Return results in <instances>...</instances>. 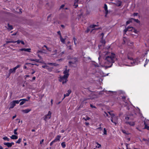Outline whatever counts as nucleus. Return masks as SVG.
I'll return each mask as SVG.
<instances>
[{
	"label": "nucleus",
	"instance_id": "12",
	"mask_svg": "<svg viewBox=\"0 0 149 149\" xmlns=\"http://www.w3.org/2000/svg\"><path fill=\"white\" fill-rule=\"evenodd\" d=\"M132 57H129L128 56L127 58L124 59L123 58V62H128L129 60H132Z\"/></svg>",
	"mask_w": 149,
	"mask_h": 149
},
{
	"label": "nucleus",
	"instance_id": "56",
	"mask_svg": "<svg viewBox=\"0 0 149 149\" xmlns=\"http://www.w3.org/2000/svg\"><path fill=\"white\" fill-rule=\"evenodd\" d=\"M73 40H74V42L75 45H76V40H77L75 38H73Z\"/></svg>",
	"mask_w": 149,
	"mask_h": 149
},
{
	"label": "nucleus",
	"instance_id": "8",
	"mask_svg": "<svg viewBox=\"0 0 149 149\" xmlns=\"http://www.w3.org/2000/svg\"><path fill=\"white\" fill-rule=\"evenodd\" d=\"M69 70H67L65 69L63 72V73L64 74V76H65V77H68L69 74Z\"/></svg>",
	"mask_w": 149,
	"mask_h": 149
},
{
	"label": "nucleus",
	"instance_id": "40",
	"mask_svg": "<svg viewBox=\"0 0 149 149\" xmlns=\"http://www.w3.org/2000/svg\"><path fill=\"white\" fill-rule=\"evenodd\" d=\"M46 53V52H43V51L42 50H38L37 51V54H38V53Z\"/></svg>",
	"mask_w": 149,
	"mask_h": 149
},
{
	"label": "nucleus",
	"instance_id": "51",
	"mask_svg": "<svg viewBox=\"0 0 149 149\" xmlns=\"http://www.w3.org/2000/svg\"><path fill=\"white\" fill-rule=\"evenodd\" d=\"M15 41L16 42H17V44H19L20 42H21V40H18L17 41Z\"/></svg>",
	"mask_w": 149,
	"mask_h": 149
},
{
	"label": "nucleus",
	"instance_id": "4",
	"mask_svg": "<svg viewBox=\"0 0 149 149\" xmlns=\"http://www.w3.org/2000/svg\"><path fill=\"white\" fill-rule=\"evenodd\" d=\"M20 65H17V66L15 67L13 69H11L9 70V73L8 74V77L9 76H10V74L11 73H15V72L16 70L18 68L20 67Z\"/></svg>",
	"mask_w": 149,
	"mask_h": 149
},
{
	"label": "nucleus",
	"instance_id": "37",
	"mask_svg": "<svg viewBox=\"0 0 149 149\" xmlns=\"http://www.w3.org/2000/svg\"><path fill=\"white\" fill-rule=\"evenodd\" d=\"M107 130H106V129L105 128H104V132H103L104 134V135L107 134Z\"/></svg>",
	"mask_w": 149,
	"mask_h": 149
},
{
	"label": "nucleus",
	"instance_id": "57",
	"mask_svg": "<svg viewBox=\"0 0 149 149\" xmlns=\"http://www.w3.org/2000/svg\"><path fill=\"white\" fill-rule=\"evenodd\" d=\"M55 142L53 140L50 143V145L52 146L53 144L55 143Z\"/></svg>",
	"mask_w": 149,
	"mask_h": 149
},
{
	"label": "nucleus",
	"instance_id": "52",
	"mask_svg": "<svg viewBox=\"0 0 149 149\" xmlns=\"http://www.w3.org/2000/svg\"><path fill=\"white\" fill-rule=\"evenodd\" d=\"M64 6H65L64 5H61V6L60 7V9L61 8H63L64 7Z\"/></svg>",
	"mask_w": 149,
	"mask_h": 149
},
{
	"label": "nucleus",
	"instance_id": "15",
	"mask_svg": "<svg viewBox=\"0 0 149 149\" xmlns=\"http://www.w3.org/2000/svg\"><path fill=\"white\" fill-rule=\"evenodd\" d=\"M71 90L70 89L69 90L67 91V93L64 94V97L63 98V100L65 97L69 96L70 94L71 93Z\"/></svg>",
	"mask_w": 149,
	"mask_h": 149
},
{
	"label": "nucleus",
	"instance_id": "9",
	"mask_svg": "<svg viewBox=\"0 0 149 149\" xmlns=\"http://www.w3.org/2000/svg\"><path fill=\"white\" fill-rule=\"evenodd\" d=\"M98 26V25H97L93 24V25H91L90 26V27L94 28L92 30L91 32H92L94 30H98V29H100V28H95V27Z\"/></svg>",
	"mask_w": 149,
	"mask_h": 149
},
{
	"label": "nucleus",
	"instance_id": "5",
	"mask_svg": "<svg viewBox=\"0 0 149 149\" xmlns=\"http://www.w3.org/2000/svg\"><path fill=\"white\" fill-rule=\"evenodd\" d=\"M51 113L50 111L48 112V113L45 115L44 117V120L46 121L49 119L51 117Z\"/></svg>",
	"mask_w": 149,
	"mask_h": 149
},
{
	"label": "nucleus",
	"instance_id": "63",
	"mask_svg": "<svg viewBox=\"0 0 149 149\" xmlns=\"http://www.w3.org/2000/svg\"><path fill=\"white\" fill-rule=\"evenodd\" d=\"M90 106L91 107H92V108H96V107H95V106H93L92 105V104H91L90 105Z\"/></svg>",
	"mask_w": 149,
	"mask_h": 149
},
{
	"label": "nucleus",
	"instance_id": "62",
	"mask_svg": "<svg viewBox=\"0 0 149 149\" xmlns=\"http://www.w3.org/2000/svg\"><path fill=\"white\" fill-rule=\"evenodd\" d=\"M130 21H129V20H128L127 22H126V24H130Z\"/></svg>",
	"mask_w": 149,
	"mask_h": 149
},
{
	"label": "nucleus",
	"instance_id": "50",
	"mask_svg": "<svg viewBox=\"0 0 149 149\" xmlns=\"http://www.w3.org/2000/svg\"><path fill=\"white\" fill-rule=\"evenodd\" d=\"M46 49H47V50H48V51H50V52H51V51H52V49H51V48H49V47H47Z\"/></svg>",
	"mask_w": 149,
	"mask_h": 149
},
{
	"label": "nucleus",
	"instance_id": "33",
	"mask_svg": "<svg viewBox=\"0 0 149 149\" xmlns=\"http://www.w3.org/2000/svg\"><path fill=\"white\" fill-rule=\"evenodd\" d=\"M48 64L49 65H54V66H56L58 65L55 63H48Z\"/></svg>",
	"mask_w": 149,
	"mask_h": 149
},
{
	"label": "nucleus",
	"instance_id": "6",
	"mask_svg": "<svg viewBox=\"0 0 149 149\" xmlns=\"http://www.w3.org/2000/svg\"><path fill=\"white\" fill-rule=\"evenodd\" d=\"M118 118L114 115L113 117H111V122L115 124H116L117 122Z\"/></svg>",
	"mask_w": 149,
	"mask_h": 149
},
{
	"label": "nucleus",
	"instance_id": "64",
	"mask_svg": "<svg viewBox=\"0 0 149 149\" xmlns=\"http://www.w3.org/2000/svg\"><path fill=\"white\" fill-rule=\"evenodd\" d=\"M90 31V30L89 29V28H88L87 29V30L86 31V32H87V33H88V32H89Z\"/></svg>",
	"mask_w": 149,
	"mask_h": 149
},
{
	"label": "nucleus",
	"instance_id": "22",
	"mask_svg": "<svg viewBox=\"0 0 149 149\" xmlns=\"http://www.w3.org/2000/svg\"><path fill=\"white\" fill-rule=\"evenodd\" d=\"M3 144L7 146V147L8 148L11 147L10 143L5 142L3 143Z\"/></svg>",
	"mask_w": 149,
	"mask_h": 149
},
{
	"label": "nucleus",
	"instance_id": "32",
	"mask_svg": "<svg viewBox=\"0 0 149 149\" xmlns=\"http://www.w3.org/2000/svg\"><path fill=\"white\" fill-rule=\"evenodd\" d=\"M61 145L62 147L63 148H65L66 146V145L64 142H63L61 143Z\"/></svg>",
	"mask_w": 149,
	"mask_h": 149
},
{
	"label": "nucleus",
	"instance_id": "11",
	"mask_svg": "<svg viewBox=\"0 0 149 149\" xmlns=\"http://www.w3.org/2000/svg\"><path fill=\"white\" fill-rule=\"evenodd\" d=\"M104 8L105 11V17H107V15L108 13V10H107V6L106 4H104Z\"/></svg>",
	"mask_w": 149,
	"mask_h": 149
},
{
	"label": "nucleus",
	"instance_id": "18",
	"mask_svg": "<svg viewBox=\"0 0 149 149\" xmlns=\"http://www.w3.org/2000/svg\"><path fill=\"white\" fill-rule=\"evenodd\" d=\"M10 104V106L9 108V109H13L15 105V103L13 102V101L11 102Z\"/></svg>",
	"mask_w": 149,
	"mask_h": 149
},
{
	"label": "nucleus",
	"instance_id": "45",
	"mask_svg": "<svg viewBox=\"0 0 149 149\" xmlns=\"http://www.w3.org/2000/svg\"><path fill=\"white\" fill-rule=\"evenodd\" d=\"M134 22H135L137 23H139L140 22L138 19H134Z\"/></svg>",
	"mask_w": 149,
	"mask_h": 149
},
{
	"label": "nucleus",
	"instance_id": "3",
	"mask_svg": "<svg viewBox=\"0 0 149 149\" xmlns=\"http://www.w3.org/2000/svg\"><path fill=\"white\" fill-rule=\"evenodd\" d=\"M68 77H66L64 76H60L59 77V81L61 82H62V84H64L66 83L67 81H68L67 79Z\"/></svg>",
	"mask_w": 149,
	"mask_h": 149
},
{
	"label": "nucleus",
	"instance_id": "44",
	"mask_svg": "<svg viewBox=\"0 0 149 149\" xmlns=\"http://www.w3.org/2000/svg\"><path fill=\"white\" fill-rule=\"evenodd\" d=\"M104 115L105 117L107 116L109 117V115L108 113H107L106 112H104Z\"/></svg>",
	"mask_w": 149,
	"mask_h": 149
},
{
	"label": "nucleus",
	"instance_id": "58",
	"mask_svg": "<svg viewBox=\"0 0 149 149\" xmlns=\"http://www.w3.org/2000/svg\"><path fill=\"white\" fill-rule=\"evenodd\" d=\"M47 66V65H43L42 66V67L43 68L46 69Z\"/></svg>",
	"mask_w": 149,
	"mask_h": 149
},
{
	"label": "nucleus",
	"instance_id": "29",
	"mask_svg": "<svg viewBox=\"0 0 149 149\" xmlns=\"http://www.w3.org/2000/svg\"><path fill=\"white\" fill-rule=\"evenodd\" d=\"M3 139L5 140H6L8 141H9L10 140V139L8 138L6 136L3 137Z\"/></svg>",
	"mask_w": 149,
	"mask_h": 149
},
{
	"label": "nucleus",
	"instance_id": "31",
	"mask_svg": "<svg viewBox=\"0 0 149 149\" xmlns=\"http://www.w3.org/2000/svg\"><path fill=\"white\" fill-rule=\"evenodd\" d=\"M7 43H16V42L14 41H8L6 42Z\"/></svg>",
	"mask_w": 149,
	"mask_h": 149
},
{
	"label": "nucleus",
	"instance_id": "24",
	"mask_svg": "<svg viewBox=\"0 0 149 149\" xmlns=\"http://www.w3.org/2000/svg\"><path fill=\"white\" fill-rule=\"evenodd\" d=\"M60 39L61 41L63 43H65V39H63L61 36H60Z\"/></svg>",
	"mask_w": 149,
	"mask_h": 149
},
{
	"label": "nucleus",
	"instance_id": "43",
	"mask_svg": "<svg viewBox=\"0 0 149 149\" xmlns=\"http://www.w3.org/2000/svg\"><path fill=\"white\" fill-rule=\"evenodd\" d=\"M17 128L14 130V133L15 134H16V135L17 134V132H16L17 131Z\"/></svg>",
	"mask_w": 149,
	"mask_h": 149
},
{
	"label": "nucleus",
	"instance_id": "61",
	"mask_svg": "<svg viewBox=\"0 0 149 149\" xmlns=\"http://www.w3.org/2000/svg\"><path fill=\"white\" fill-rule=\"evenodd\" d=\"M44 139H43L42 140L40 141V144H42V143L44 141Z\"/></svg>",
	"mask_w": 149,
	"mask_h": 149
},
{
	"label": "nucleus",
	"instance_id": "17",
	"mask_svg": "<svg viewBox=\"0 0 149 149\" xmlns=\"http://www.w3.org/2000/svg\"><path fill=\"white\" fill-rule=\"evenodd\" d=\"M31 111V109H27L25 110H22V111L25 113H27Z\"/></svg>",
	"mask_w": 149,
	"mask_h": 149
},
{
	"label": "nucleus",
	"instance_id": "42",
	"mask_svg": "<svg viewBox=\"0 0 149 149\" xmlns=\"http://www.w3.org/2000/svg\"><path fill=\"white\" fill-rule=\"evenodd\" d=\"M21 139L20 138L19 139L16 141V143H19L21 141Z\"/></svg>",
	"mask_w": 149,
	"mask_h": 149
},
{
	"label": "nucleus",
	"instance_id": "23",
	"mask_svg": "<svg viewBox=\"0 0 149 149\" xmlns=\"http://www.w3.org/2000/svg\"><path fill=\"white\" fill-rule=\"evenodd\" d=\"M29 60L30 61H36V62H38V63L40 62L39 60L37 59H30Z\"/></svg>",
	"mask_w": 149,
	"mask_h": 149
},
{
	"label": "nucleus",
	"instance_id": "14",
	"mask_svg": "<svg viewBox=\"0 0 149 149\" xmlns=\"http://www.w3.org/2000/svg\"><path fill=\"white\" fill-rule=\"evenodd\" d=\"M28 100L26 99H20L19 100V101H22L20 102V105H22L26 101H28Z\"/></svg>",
	"mask_w": 149,
	"mask_h": 149
},
{
	"label": "nucleus",
	"instance_id": "38",
	"mask_svg": "<svg viewBox=\"0 0 149 149\" xmlns=\"http://www.w3.org/2000/svg\"><path fill=\"white\" fill-rule=\"evenodd\" d=\"M78 6V3L74 2V6H75L74 8H76Z\"/></svg>",
	"mask_w": 149,
	"mask_h": 149
},
{
	"label": "nucleus",
	"instance_id": "13",
	"mask_svg": "<svg viewBox=\"0 0 149 149\" xmlns=\"http://www.w3.org/2000/svg\"><path fill=\"white\" fill-rule=\"evenodd\" d=\"M21 51H24L28 52H31V49L30 48H22L19 49Z\"/></svg>",
	"mask_w": 149,
	"mask_h": 149
},
{
	"label": "nucleus",
	"instance_id": "39",
	"mask_svg": "<svg viewBox=\"0 0 149 149\" xmlns=\"http://www.w3.org/2000/svg\"><path fill=\"white\" fill-rule=\"evenodd\" d=\"M149 61V60H148L147 59H146L145 63L144 65V67H145L146 65L148 64V63Z\"/></svg>",
	"mask_w": 149,
	"mask_h": 149
},
{
	"label": "nucleus",
	"instance_id": "21",
	"mask_svg": "<svg viewBox=\"0 0 149 149\" xmlns=\"http://www.w3.org/2000/svg\"><path fill=\"white\" fill-rule=\"evenodd\" d=\"M8 29L9 30H11L13 29V27L12 26L10 25L9 24H8Z\"/></svg>",
	"mask_w": 149,
	"mask_h": 149
},
{
	"label": "nucleus",
	"instance_id": "49",
	"mask_svg": "<svg viewBox=\"0 0 149 149\" xmlns=\"http://www.w3.org/2000/svg\"><path fill=\"white\" fill-rule=\"evenodd\" d=\"M109 92H110V93H114L115 92L114 91H107V93H108Z\"/></svg>",
	"mask_w": 149,
	"mask_h": 149
},
{
	"label": "nucleus",
	"instance_id": "7",
	"mask_svg": "<svg viewBox=\"0 0 149 149\" xmlns=\"http://www.w3.org/2000/svg\"><path fill=\"white\" fill-rule=\"evenodd\" d=\"M139 61L138 59H137L133 60L132 62H131V63L132 65H134L137 64L139 63Z\"/></svg>",
	"mask_w": 149,
	"mask_h": 149
},
{
	"label": "nucleus",
	"instance_id": "27",
	"mask_svg": "<svg viewBox=\"0 0 149 149\" xmlns=\"http://www.w3.org/2000/svg\"><path fill=\"white\" fill-rule=\"evenodd\" d=\"M144 124H145V127H144V129H147V130H149V126L147 125L146 124V123L145 122L144 123Z\"/></svg>",
	"mask_w": 149,
	"mask_h": 149
},
{
	"label": "nucleus",
	"instance_id": "30",
	"mask_svg": "<svg viewBox=\"0 0 149 149\" xmlns=\"http://www.w3.org/2000/svg\"><path fill=\"white\" fill-rule=\"evenodd\" d=\"M123 40L124 41V43H128L127 42V41L128 40L125 38L123 37Z\"/></svg>",
	"mask_w": 149,
	"mask_h": 149
},
{
	"label": "nucleus",
	"instance_id": "16",
	"mask_svg": "<svg viewBox=\"0 0 149 149\" xmlns=\"http://www.w3.org/2000/svg\"><path fill=\"white\" fill-rule=\"evenodd\" d=\"M126 123L127 124H129L131 126H134L135 125V123L134 122L127 121Z\"/></svg>",
	"mask_w": 149,
	"mask_h": 149
},
{
	"label": "nucleus",
	"instance_id": "2",
	"mask_svg": "<svg viewBox=\"0 0 149 149\" xmlns=\"http://www.w3.org/2000/svg\"><path fill=\"white\" fill-rule=\"evenodd\" d=\"M127 31H131L132 32H134L135 33H137L136 30L135 29L132 27L130 26H129L127 28H126L124 30V34H125L127 32Z\"/></svg>",
	"mask_w": 149,
	"mask_h": 149
},
{
	"label": "nucleus",
	"instance_id": "60",
	"mask_svg": "<svg viewBox=\"0 0 149 149\" xmlns=\"http://www.w3.org/2000/svg\"><path fill=\"white\" fill-rule=\"evenodd\" d=\"M143 140L145 141H148L149 142V139L148 140H147L145 139H143Z\"/></svg>",
	"mask_w": 149,
	"mask_h": 149
},
{
	"label": "nucleus",
	"instance_id": "19",
	"mask_svg": "<svg viewBox=\"0 0 149 149\" xmlns=\"http://www.w3.org/2000/svg\"><path fill=\"white\" fill-rule=\"evenodd\" d=\"M10 138L12 139H17L18 138V136L15 135H13L10 136Z\"/></svg>",
	"mask_w": 149,
	"mask_h": 149
},
{
	"label": "nucleus",
	"instance_id": "1",
	"mask_svg": "<svg viewBox=\"0 0 149 149\" xmlns=\"http://www.w3.org/2000/svg\"><path fill=\"white\" fill-rule=\"evenodd\" d=\"M115 54L113 53H111L109 56L106 57L105 59L104 65H102V67H105L106 69L111 67L112 63H113L115 60Z\"/></svg>",
	"mask_w": 149,
	"mask_h": 149
},
{
	"label": "nucleus",
	"instance_id": "59",
	"mask_svg": "<svg viewBox=\"0 0 149 149\" xmlns=\"http://www.w3.org/2000/svg\"><path fill=\"white\" fill-rule=\"evenodd\" d=\"M75 61H74V62H73L72 61H70L69 63L70 64H74Z\"/></svg>",
	"mask_w": 149,
	"mask_h": 149
},
{
	"label": "nucleus",
	"instance_id": "28",
	"mask_svg": "<svg viewBox=\"0 0 149 149\" xmlns=\"http://www.w3.org/2000/svg\"><path fill=\"white\" fill-rule=\"evenodd\" d=\"M108 113H109V115L111 116V117H113L115 115L114 114L112 113L111 112H108Z\"/></svg>",
	"mask_w": 149,
	"mask_h": 149
},
{
	"label": "nucleus",
	"instance_id": "54",
	"mask_svg": "<svg viewBox=\"0 0 149 149\" xmlns=\"http://www.w3.org/2000/svg\"><path fill=\"white\" fill-rule=\"evenodd\" d=\"M138 15V13H134V14H133V15L134 16H137Z\"/></svg>",
	"mask_w": 149,
	"mask_h": 149
},
{
	"label": "nucleus",
	"instance_id": "10",
	"mask_svg": "<svg viewBox=\"0 0 149 149\" xmlns=\"http://www.w3.org/2000/svg\"><path fill=\"white\" fill-rule=\"evenodd\" d=\"M53 54H51V55L53 56H55V57H56L59 56L58 54V53L57 52V50L56 49H55L54 51L52 52Z\"/></svg>",
	"mask_w": 149,
	"mask_h": 149
},
{
	"label": "nucleus",
	"instance_id": "53",
	"mask_svg": "<svg viewBox=\"0 0 149 149\" xmlns=\"http://www.w3.org/2000/svg\"><path fill=\"white\" fill-rule=\"evenodd\" d=\"M101 42L103 44H104L105 43V41L104 40H102L101 41Z\"/></svg>",
	"mask_w": 149,
	"mask_h": 149
},
{
	"label": "nucleus",
	"instance_id": "46",
	"mask_svg": "<svg viewBox=\"0 0 149 149\" xmlns=\"http://www.w3.org/2000/svg\"><path fill=\"white\" fill-rule=\"evenodd\" d=\"M123 132L124 134H128L129 133L125 131V130L123 131Z\"/></svg>",
	"mask_w": 149,
	"mask_h": 149
},
{
	"label": "nucleus",
	"instance_id": "25",
	"mask_svg": "<svg viewBox=\"0 0 149 149\" xmlns=\"http://www.w3.org/2000/svg\"><path fill=\"white\" fill-rule=\"evenodd\" d=\"M116 4L118 6H120L121 4V2L119 1H118L117 2H116Z\"/></svg>",
	"mask_w": 149,
	"mask_h": 149
},
{
	"label": "nucleus",
	"instance_id": "48",
	"mask_svg": "<svg viewBox=\"0 0 149 149\" xmlns=\"http://www.w3.org/2000/svg\"><path fill=\"white\" fill-rule=\"evenodd\" d=\"M67 48L68 49H72V48L71 46H67Z\"/></svg>",
	"mask_w": 149,
	"mask_h": 149
},
{
	"label": "nucleus",
	"instance_id": "20",
	"mask_svg": "<svg viewBox=\"0 0 149 149\" xmlns=\"http://www.w3.org/2000/svg\"><path fill=\"white\" fill-rule=\"evenodd\" d=\"M61 136L59 135H58L56 137V138L54 140V141L55 142H57L58 141H59L60 140Z\"/></svg>",
	"mask_w": 149,
	"mask_h": 149
},
{
	"label": "nucleus",
	"instance_id": "47",
	"mask_svg": "<svg viewBox=\"0 0 149 149\" xmlns=\"http://www.w3.org/2000/svg\"><path fill=\"white\" fill-rule=\"evenodd\" d=\"M134 19H133L132 18H131L129 19V20L130 21V22H134Z\"/></svg>",
	"mask_w": 149,
	"mask_h": 149
},
{
	"label": "nucleus",
	"instance_id": "41",
	"mask_svg": "<svg viewBox=\"0 0 149 149\" xmlns=\"http://www.w3.org/2000/svg\"><path fill=\"white\" fill-rule=\"evenodd\" d=\"M125 119L126 120H132V118L130 117H128V116L125 117Z\"/></svg>",
	"mask_w": 149,
	"mask_h": 149
},
{
	"label": "nucleus",
	"instance_id": "55",
	"mask_svg": "<svg viewBox=\"0 0 149 149\" xmlns=\"http://www.w3.org/2000/svg\"><path fill=\"white\" fill-rule=\"evenodd\" d=\"M64 54V52H62L61 53L59 54H58V55H59V56H61Z\"/></svg>",
	"mask_w": 149,
	"mask_h": 149
},
{
	"label": "nucleus",
	"instance_id": "34",
	"mask_svg": "<svg viewBox=\"0 0 149 149\" xmlns=\"http://www.w3.org/2000/svg\"><path fill=\"white\" fill-rule=\"evenodd\" d=\"M46 69L48 70L49 71H51L52 70V68H49L48 66L47 67Z\"/></svg>",
	"mask_w": 149,
	"mask_h": 149
},
{
	"label": "nucleus",
	"instance_id": "35",
	"mask_svg": "<svg viewBox=\"0 0 149 149\" xmlns=\"http://www.w3.org/2000/svg\"><path fill=\"white\" fill-rule=\"evenodd\" d=\"M13 102L15 103V104H19V102L20 101L18 100H13Z\"/></svg>",
	"mask_w": 149,
	"mask_h": 149
},
{
	"label": "nucleus",
	"instance_id": "36",
	"mask_svg": "<svg viewBox=\"0 0 149 149\" xmlns=\"http://www.w3.org/2000/svg\"><path fill=\"white\" fill-rule=\"evenodd\" d=\"M96 143L97 144L98 146H96V148H99L101 147V145L100 144H99L98 143L96 142Z\"/></svg>",
	"mask_w": 149,
	"mask_h": 149
},
{
	"label": "nucleus",
	"instance_id": "26",
	"mask_svg": "<svg viewBox=\"0 0 149 149\" xmlns=\"http://www.w3.org/2000/svg\"><path fill=\"white\" fill-rule=\"evenodd\" d=\"M90 119V118L87 116H86V118L84 117L83 118V119H84L85 121H86L87 120H89Z\"/></svg>",
	"mask_w": 149,
	"mask_h": 149
}]
</instances>
